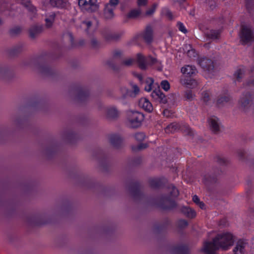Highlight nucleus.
<instances>
[{
  "mask_svg": "<svg viewBox=\"0 0 254 254\" xmlns=\"http://www.w3.org/2000/svg\"><path fill=\"white\" fill-rule=\"evenodd\" d=\"M234 243V236L231 233L218 234L212 242H205L204 243L203 252L205 254H216V251L219 249L227 250Z\"/></svg>",
  "mask_w": 254,
  "mask_h": 254,
  "instance_id": "f257e3e1",
  "label": "nucleus"
},
{
  "mask_svg": "<svg viewBox=\"0 0 254 254\" xmlns=\"http://www.w3.org/2000/svg\"><path fill=\"white\" fill-rule=\"evenodd\" d=\"M169 194H164L160 196L159 200L155 199L153 204L161 209L167 210H172L177 206V203L174 198L177 197L179 192L178 190L173 185L169 186Z\"/></svg>",
  "mask_w": 254,
  "mask_h": 254,
  "instance_id": "f03ea898",
  "label": "nucleus"
},
{
  "mask_svg": "<svg viewBox=\"0 0 254 254\" xmlns=\"http://www.w3.org/2000/svg\"><path fill=\"white\" fill-rule=\"evenodd\" d=\"M22 65L23 66L31 67L44 76H51L57 73L56 69L42 63L40 58L33 60L24 61L22 63Z\"/></svg>",
  "mask_w": 254,
  "mask_h": 254,
  "instance_id": "7ed1b4c3",
  "label": "nucleus"
},
{
  "mask_svg": "<svg viewBox=\"0 0 254 254\" xmlns=\"http://www.w3.org/2000/svg\"><path fill=\"white\" fill-rule=\"evenodd\" d=\"M240 42L242 45H248L254 41V30L250 25H241L239 33Z\"/></svg>",
  "mask_w": 254,
  "mask_h": 254,
  "instance_id": "20e7f679",
  "label": "nucleus"
},
{
  "mask_svg": "<svg viewBox=\"0 0 254 254\" xmlns=\"http://www.w3.org/2000/svg\"><path fill=\"white\" fill-rule=\"evenodd\" d=\"M127 116L128 126L132 128L140 127L144 118L143 114L137 111H128Z\"/></svg>",
  "mask_w": 254,
  "mask_h": 254,
  "instance_id": "39448f33",
  "label": "nucleus"
},
{
  "mask_svg": "<svg viewBox=\"0 0 254 254\" xmlns=\"http://www.w3.org/2000/svg\"><path fill=\"white\" fill-rule=\"evenodd\" d=\"M63 40L66 42V44L64 46V50L66 51H72L77 49L78 47V42L76 40L73 34L69 31H66L63 34Z\"/></svg>",
  "mask_w": 254,
  "mask_h": 254,
  "instance_id": "423d86ee",
  "label": "nucleus"
},
{
  "mask_svg": "<svg viewBox=\"0 0 254 254\" xmlns=\"http://www.w3.org/2000/svg\"><path fill=\"white\" fill-rule=\"evenodd\" d=\"M68 97L73 104L79 103V83L78 81L71 82L68 87Z\"/></svg>",
  "mask_w": 254,
  "mask_h": 254,
  "instance_id": "0eeeda50",
  "label": "nucleus"
},
{
  "mask_svg": "<svg viewBox=\"0 0 254 254\" xmlns=\"http://www.w3.org/2000/svg\"><path fill=\"white\" fill-rule=\"evenodd\" d=\"M28 223L32 226H40L48 224L50 222L47 215L45 213H37L33 214L27 218Z\"/></svg>",
  "mask_w": 254,
  "mask_h": 254,
  "instance_id": "6e6552de",
  "label": "nucleus"
},
{
  "mask_svg": "<svg viewBox=\"0 0 254 254\" xmlns=\"http://www.w3.org/2000/svg\"><path fill=\"white\" fill-rule=\"evenodd\" d=\"M140 189V184L138 181H132L129 183L128 190L134 199L140 200L144 197Z\"/></svg>",
  "mask_w": 254,
  "mask_h": 254,
  "instance_id": "1a4fd4ad",
  "label": "nucleus"
},
{
  "mask_svg": "<svg viewBox=\"0 0 254 254\" xmlns=\"http://www.w3.org/2000/svg\"><path fill=\"white\" fill-rule=\"evenodd\" d=\"M60 137L62 140L72 143L77 138V133L72 129H65L60 132Z\"/></svg>",
  "mask_w": 254,
  "mask_h": 254,
  "instance_id": "9d476101",
  "label": "nucleus"
},
{
  "mask_svg": "<svg viewBox=\"0 0 254 254\" xmlns=\"http://www.w3.org/2000/svg\"><path fill=\"white\" fill-rule=\"evenodd\" d=\"M97 0H80V10H85L89 12L96 11L98 8Z\"/></svg>",
  "mask_w": 254,
  "mask_h": 254,
  "instance_id": "9b49d317",
  "label": "nucleus"
},
{
  "mask_svg": "<svg viewBox=\"0 0 254 254\" xmlns=\"http://www.w3.org/2000/svg\"><path fill=\"white\" fill-rule=\"evenodd\" d=\"M199 66L204 70L208 72L213 71L214 65L213 62L206 57L200 58L198 60Z\"/></svg>",
  "mask_w": 254,
  "mask_h": 254,
  "instance_id": "f8f14e48",
  "label": "nucleus"
},
{
  "mask_svg": "<svg viewBox=\"0 0 254 254\" xmlns=\"http://www.w3.org/2000/svg\"><path fill=\"white\" fill-rule=\"evenodd\" d=\"M253 99L254 94L250 91H247L243 94L239 102L242 107L244 109H246L250 106Z\"/></svg>",
  "mask_w": 254,
  "mask_h": 254,
  "instance_id": "ddd939ff",
  "label": "nucleus"
},
{
  "mask_svg": "<svg viewBox=\"0 0 254 254\" xmlns=\"http://www.w3.org/2000/svg\"><path fill=\"white\" fill-rule=\"evenodd\" d=\"M123 34L122 32H112L107 30H104L102 32L103 38L107 41L117 40L121 38Z\"/></svg>",
  "mask_w": 254,
  "mask_h": 254,
  "instance_id": "4468645a",
  "label": "nucleus"
},
{
  "mask_svg": "<svg viewBox=\"0 0 254 254\" xmlns=\"http://www.w3.org/2000/svg\"><path fill=\"white\" fill-rule=\"evenodd\" d=\"M43 26L35 24L32 25L29 29V37L32 39L37 38L43 31Z\"/></svg>",
  "mask_w": 254,
  "mask_h": 254,
  "instance_id": "2eb2a0df",
  "label": "nucleus"
},
{
  "mask_svg": "<svg viewBox=\"0 0 254 254\" xmlns=\"http://www.w3.org/2000/svg\"><path fill=\"white\" fill-rule=\"evenodd\" d=\"M99 160L100 167L105 171H108L109 168V162L106 155L103 151H100L98 156H97Z\"/></svg>",
  "mask_w": 254,
  "mask_h": 254,
  "instance_id": "dca6fc26",
  "label": "nucleus"
},
{
  "mask_svg": "<svg viewBox=\"0 0 254 254\" xmlns=\"http://www.w3.org/2000/svg\"><path fill=\"white\" fill-rule=\"evenodd\" d=\"M151 96L155 100L160 103L165 104L167 102L166 96L159 88L154 90L151 93Z\"/></svg>",
  "mask_w": 254,
  "mask_h": 254,
  "instance_id": "f3484780",
  "label": "nucleus"
},
{
  "mask_svg": "<svg viewBox=\"0 0 254 254\" xmlns=\"http://www.w3.org/2000/svg\"><path fill=\"white\" fill-rule=\"evenodd\" d=\"M222 171L217 170V172H215L213 174H207L204 176L203 178V182L206 185L215 183L217 180V176L219 175Z\"/></svg>",
  "mask_w": 254,
  "mask_h": 254,
  "instance_id": "a211bd4d",
  "label": "nucleus"
},
{
  "mask_svg": "<svg viewBox=\"0 0 254 254\" xmlns=\"http://www.w3.org/2000/svg\"><path fill=\"white\" fill-rule=\"evenodd\" d=\"M140 36L146 43H151L153 40V29L151 26H146L145 30L140 34Z\"/></svg>",
  "mask_w": 254,
  "mask_h": 254,
  "instance_id": "6ab92c4d",
  "label": "nucleus"
},
{
  "mask_svg": "<svg viewBox=\"0 0 254 254\" xmlns=\"http://www.w3.org/2000/svg\"><path fill=\"white\" fill-rule=\"evenodd\" d=\"M110 142L111 145L115 148H120L123 144L122 137L117 134H113L110 136Z\"/></svg>",
  "mask_w": 254,
  "mask_h": 254,
  "instance_id": "aec40b11",
  "label": "nucleus"
},
{
  "mask_svg": "<svg viewBox=\"0 0 254 254\" xmlns=\"http://www.w3.org/2000/svg\"><path fill=\"white\" fill-rule=\"evenodd\" d=\"M247 244L246 240H239L233 249L234 254H244L245 248Z\"/></svg>",
  "mask_w": 254,
  "mask_h": 254,
  "instance_id": "412c9836",
  "label": "nucleus"
},
{
  "mask_svg": "<svg viewBox=\"0 0 254 254\" xmlns=\"http://www.w3.org/2000/svg\"><path fill=\"white\" fill-rule=\"evenodd\" d=\"M80 108L83 104L87 102L90 98V92L88 88H84L80 85Z\"/></svg>",
  "mask_w": 254,
  "mask_h": 254,
  "instance_id": "4be33fe9",
  "label": "nucleus"
},
{
  "mask_svg": "<svg viewBox=\"0 0 254 254\" xmlns=\"http://www.w3.org/2000/svg\"><path fill=\"white\" fill-rule=\"evenodd\" d=\"M13 76V70L6 65H0V77L9 78Z\"/></svg>",
  "mask_w": 254,
  "mask_h": 254,
  "instance_id": "5701e85b",
  "label": "nucleus"
},
{
  "mask_svg": "<svg viewBox=\"0 0 254 254\" xmlns=\"http://www.w3.org/2000/svg\"><path fill=\"white\" fill-rule=\"evenodd\" d=\"M180 81L182 85L189 88L194 87L197 84L196 81L192 76H183Z\"/></svg>",
  "mask_w": 254,
  "mask_h": 254,
  "instance_id": "b1692460",
  "label": "nucleus"
},
{
  "mask_svg": "<svg viewBox=\"0 0 254 254\" xmlns=\"http://www.w3.org/2000/svg\"><path fill=\"white\" fill-rule=\"evenodd\" d=\"M147 57L141 53H138L136 55L135 61L140 69L145 70L147 68Z\"/></svg>",
  "mask_w": 254,
  "mask_h": 254,
  "instance_id": "393cba45",
  "label": "nucleus"
},
{
  "mask_svg": "<svg viewBox=\"0 0 254 254\" xmlns=\"http://www.w3.org/2000/svg\"><path fill=\"white\" fill-rule=\"evenodd\" d=\"M208 123L211 130L215 133L219 131V119L215 116H212L208 119Z\"/></svg>",
  "mask_w": 254,
  "mask_h": 254,
  "instance_id": "a878e982",
  "label": "nucleus"
},
{
  "mask_svg": "<svg viewBox=\"0 0 254 254\" xmlns=\"http://www.w3.org/2000/svg\"><path fill=\"white\" fill-rule=\"evenodd\" d=\"M172 252L175 254H189V249L187 245H179L173 247Z\"/></svg>",
  "mask_w": 254,
  "mask_h": 254,
  "instance_id": "bb28decb",
  "label": "nucleus"
},
{
  "mask_svg": "<svg viewBox=\"0 0 254 254\" xmlns=\"http://www.w3.org/2000/svg\"><path fill=\"white\" fill-rule=\"evenodd\" d=\"M181 72L183 76H193L196 73L197 70L194 66L186 65L182 67Z\"/></svg>",
  "mask_w": 254,
  "mask_h": 254,
  "instance_id": "cd10ccee",
  "label": "nucleus"
},
{
  "mask_svg": "<svg viewBox=\"0 0 254 254\" xmlns=\"http://www.w3.org/2000/svg\"><path fill=\"white\" fill-rule=\"evenodd\" d=\"M166 182L164 179H152L149 180V183L150 187L153 189H159L163 188Z\"/></svg>",
  "mask_w": 254,
  "mask_h": 254,
  "instance_id": "c85d7f7f",
  "label": "nucleus"
},
{
  "mask_svg": "<svg viewBox=\"0 0 254 254\" xmlns=\"http://www.w3.org/2000/svg\"><path fill=\"white\" fill-rule=\"evenodd\" d=\"M49 3L53 7L58 8L65 7L68 3L67 0H45L44 3Z\"/></svg>",
  "mask_w": 254,
  "mask_h": 254,
  "instance_id": "c756f323",
  "label": "nucleus"
},
{
  "mask_svg": "<svg viewBox=\"0 0 254 254\" xmlns=\"http://www.w3.org/2000/svg\"><path fill=\"white\" fill-rule=\"evenodd\" d=\"M24 49L23 44L19 43L8 50V54L10 57H14L21 53Z\"/></svg>",
  "mask_w": 254,
  "mask_h": 254,
  "instance_id": "7c9ffc66",
  "label": "nucleus"
},
{
  "mask_svg": "<svg viewBox=\"0 0 254 254\" xmlns=\"http://www.w3.org/2000/svg\"><path fill=\"white\" fill-rule=\"evenodd\" d=\"M139 105L148 113L151 112L153 110L152 104L146 98L140 99L139 101Z\"/></svg>",
  "mask_w": 254,
  "mask_h": 254,
  "instance_id": "2f4dec72",
  "label": "nucleus"
},
{
  "mask_svg": "<svg viewBox=\"0 0 254 254\" xmlns=\"http://www.w3.org/2000/svg\"><path fill=\"white\" fill-rule=\"evenodd\" d=\"M57 145H49L43 149V154L47 157L50 158L57 152Z\"/></svg>",
  "mask_w": 254,
  "mask_h": 254,
  "instance_id": "473e14b6",
  "label": "nucleus"
},
{
  "mask_svg": "<svg viewBox=\"0 0 254 254\" xmlns=\"http://www.w3.org/2000/svg\"><path fill=\"white\" fill-rule=\"evenodd\" d=\"M180 128V124L178 123L174 122L171 123L168 126H167L165 128V131L167 133H174L179 130Z\"/></svg>",
  "mask_w": 254,
  "mask_h": 254,
  "instance_id": "72a5a7b5",
  "label": "nucleus"
},
{
  "mask_svg": "<svg viewBox=\"0 0 254 254\" xmlns=\"http://www.w3.org/2000/svg\"><path fill=\"white\" fill-rule=\"evenodd\" d=\"M181 211L187 217L189 218H193L196 216L195 211L189 207L184 206L182 207Z\"/></svg>",
  "mask_w": 254,
  "mask_h": 254,
  "instance_id": "f704fd0d",
  "label": "nucleus"
},
{
  "mask_svg": "<svg viewBox=\"0 0 254 254\" xmlns=\"http://www.w3.org/2000/svg\"><path fill=\"white\" fill-rule=\"evenodd\" d=\"M30 106L42 111H46L48 107L47 104L41 101H34L30 104Z\"/></svg>",
  "mask_w": 254,
  "mask_h": 254,
  "instance_id": "c9c22d12",
  "label": "nucleus"
},
{
  "mask_svg": "<svg viewBox=\"0 0 254 254\" xmlns=\"http://www.w3.org/2000/svg\"><path fill=\"white\" fill-rule=\"evenodd\" d=\"M246 68L244 66H240L234 73V76L236 78V81L240 82L243 77V75L246 72Z\"/></svg>",
  "mask_w": 254,
  "mask_h": 254,
  "instance_id": "e433bc0d",
  "label": "nucleus"
},
{
  "mask_svg": "<svg viewBox=\"0 0 254 254\" xmlns=\"http://www.w3.org/2000/svg\"><path fill=\"white\" fill-rule=\"evenodd\" d=\"M221 33L220 29H211L208 31L206 35L208 38L215 40L219 38Z\"/></svg>",
  "mask_w": 254,
  "mask_h": 254,
  "instance_id": "4c0bfd02",
  "label": "nucleus"
},
{
  "mask_svg": "<svg viewBox=\"0 0 254 254\" xmlns=\"http://www.w3.org/2000/svg\"><path fill=\"white\" fill-rule=\"evenodd\" d=\"M109 6L105 5L104 9V16L106 19H111L114 16L115 9L113 7H110Z\"/></svg>",
  "mask_w": 254,
  "mask_h": 254,
  "instance_id": "58836bf2",
  "label": "nucleus"
},
{
  "mask_svg": "<svg viewBox=\"0 0 254 254\" xmlns=\"http://www.w3.org/2000/svg\"><path fill=\"white\" fill-rule=\"evenodd\" d=\"M119 116V112L114 107H109L107 110V116L110 119H115Z\"/></svg>",
  "mask_w": 254,
  "mask_h": 254,
  "instance_id": "ea45409f",
  "label": "nucleus"
},
{
  "mask_svg": "<svg viewBox=\"0 0 254 254\" xmlns=\"http://www.w3.org/2000/svg\"><path fill=\"white\" fill-rule=\"evenodd\" d=\"M245 6L248 13L252 15L254 12V0H245Z\"/></svg>",
  "mask_w": 254,
  "mask_h": 254,
  "instance_id": "a19ab883",
  "label": "nucleus"
},
{
  "mask_svg": "<svg viewBox=\"0 0 254 254\" xmlns=\"http://www.w3.org/2000/svg\"><path fill=\"white\" fill-rule=\"evenodd\" d=\"M25 122V119L15 117L13 118L12 120V124L16 127L20 128L22 127V125L24 124Z\"/></svg>",
  "mask_w": 254,
  "mask_h": 254,
  "instance_id": "79ce46f5",
  "label": "nucleus"
},
{
  "mask_svg": "<svg viewBox=\"0 0 254 254\" xmlns=\"http://www.w3.org/2000/svg\"><path fill=\"white\" fill-rule=\"evenodd\" d=\"M22 32V28L20 26H14L9 30V34L10 36L15 37L19 35Z\"/></svg>",
  "mask_w": 254,
  "mask_h": 254,
  "instance_id": "37998d69",
  "label": "nucleus"
},
{
  "mask_svg": "<svg viewBox=\"0 0 254 254\" xmlns=\"http://www.w3.org/2000/svg\"><path fill=\"white\" fill-rule=\"evenodd\" d=\"M154 83V79L151 77H148L145 81L144 90L147 92H150L152 89V86Z\"/></svg>",
  "mask_w": 254,
  "mask_h": 254,
  "instance_id": "c03bdc74",
  "label": "nucleus"
},
{
  "mask_svg": "<svg viewBox=\"0 0 254 254\" xmlns=\"http://www.w3.org/2000/svg\"><path fill=\"white\" fill-rule=\"evenodd\" d=\"M141 14V11L139 9H132L130 10L127 14V17L128 18H135L138 17Z\"/></svg>",
  "mask_w": 254,
  "mask_h": 254,
  "instance_id": "a18cd8bd",
  "label": "nucleus"
},
{
  "mask_svg": "<svg viewBox=\"0 0 254 254\" xmlns=\"http://www.w3.org/2000/svg\"><path fill=\"white\" fill-rule=\"evenodd\" d=\"M133 90H127V95L131 97H135L139 92V89L136 85L132 86Z\"/></svg>",
  "mask_w": 254,
  "mask_h": 254,
  "instance_id": "49530a36",
  "label": "nucleus"
},
{
  "mask_svg": "<svg viewBox=\"0 0 254 254\" xmlns=\"http://www.w3.org/2000/svg\"><path fill=\"white\" fill-rule=\"evenodd\" d=\"M216 161L221 166H226L229 163V161L227 159L220 156H217L216 157Z\"/></svg>",
  "mask_w": 254,
  "mask_h": 254,
  "instance_id": "de8ad7c7",
  "label": "nucleus"
},
{
  "mask_svg": "<svg viewBox=\"0 0 254 254\" xmlns=\"http://www.w3.org/2000/svg\"><path fill=\"white\" fill-rule=\"evenodd\" d=\"M82 24L84 25L86 27V31L88 34H91L92 33V22L89 21H84L82 22Z\"/></svg>",
  "mask_w": 254,
  "mask_h": 254,
  "instance_id": "09e8293b",
  "label": "nucleus"
},
{
  "mask_svg": "<svg viewBox=\"0 0 254 254\" xmlns=\"http://www.w3.org/2000/svg\"><path fill=\"white\" fill-rule=\"evenodd\" d=\"M230 100V96L229 95H225L219 97L217 101V104L220 105L227 103Z\"/></svg>",
  "mask_w": 254,
  "mask_h": 254,
  "instance_id": "8fccbe9b",
  "label": "nucleus"
},
{
  "mask_svg": "<svg viewBox=\"0 0 254 254\" xmlns=\"http://www.w3.org/2000/svg\"><path fill=\"white\" fill-rule=\"evenodd\" d=\"M55 14L53 13L48 18H46L45 19L46 26L47 28H50L52 26L53 22L55 19Z\"/></svg>",
  "mask_w": 254,
  "mask_h": 254,
  "instance_id": "3c124183",
  "label": "nucleus"
},
{
  "mask_svg": "<svg viewBox=\"0 0 254 254\" xmlns=\"http://www.w3.org/2000/svg\"><path fill=\"white\" fill-rule=\"evenodd\" d=\"M148 147V144L145 143H141L137 145L132 146L131 149L133 151L141 150L142 149L146 148Z\"/></svg>",
  "mask_w": 254,
  "mask_h": 254,
  "instance_id": "603ef678",
  "label": "nucleus"
},
{
  "mask_svg": "<svg viewBox=\"0 0 254 254\" xmlns=\"http://www.w3.org/2000/svg\"><path fill=\"white\" fill-rule=\"evenodd\" d=\"M24 6L26 7L28 10L31 12L32 14H36L37 11L36 7L34 5H33L30 2L28 1L25 3Z\"/></svg>",
  "mask_w": 254,
  "mask_h": 254,
  "instance_id": "864d4df0",
  "label": "nucleus"
},
{
  "mask_svg": "<svg viewBox=\"0 0 254 254\" xmlns=\"http://www.w3.org/2000/svg\"><path fill=\"white\" fill-rule=\"evenodd\" d=\"M184 97L186 100L191 101L194 98V95L191 90H187L184 93Z\"/></svg>",
  "mask_w": 254,
  "mask_h": 254,
  "instance_id": "5fc2aeb1",
  "label": "nucleus"
},
{
  "mask_svg": "<svg viewBox=\"0 0 254 254\" xmlns=\"http://www.w3.org/2000/svg\"><path fill=\"white\" fill-rule=\"evenodd\" d=\"M106 64L114 71H118L119 70V67L117 65H116L112 60H108Z\"/></svg>",
  "mask_w": 254,
  "mask_h": 254,
  "instance_id": "6e6d98bb",
  "label": "nucleus"
},
{
  "mask_svg": "<svg viewBox=\"0 0 254 254\" xmlns=\"http://www.w3.org/2000/svg\"><path fill=\"white\" fill-rule=\"evenodd\" d=\"M162 14L169 20H172L174 18L172 12L168 8L163 9Z\"/></svg>",
  "mask_w": 254,
  "mask_h": 254,
  "instance_id": "4d7b16f0",
  "label": "nucleus"
},
{
  "mask_svg": "<svg viewBox=\"0 0 254 254\" xmlns=\"http://www.w3.org/2000/svg\"><path fill=\"white\" fill-rule=\"evenodd\" d=\"M134 136L135 139L137 141H138L139 142H141V141H142L143 140H144V139H145V138L146 137V135L144 133H143L142 132H139L136 133L134 134Z\"/></svg>",
  "mask_w": 254,
  "mask_h": 254,
  "instance_id": "13d9d810",
  "label": "nucleus"
},
{
  "mask_svg": "<svg viewBox=\"0 0 254 254\" xmlns=\"http://www.w3.org/2000/svg\"><path fill=\"white\" fill-rule=\"evenodd\" d=\"M202 100L206 105H209V101L210 100V96L208 92L204 91L202 93Z\"/></svg>",
  "mask_w": 254,
  "mask_h": 254,
  "instance_id": "bf43d9fd",
  "label": "nucleus"
},
{
  "mask_svg": "<svg viewBox=\"0 0 254 254\" xmlns=\"http://www.w3.org/2000/svg\"><path fill=\"white\" fill-rule=\"evenodd\" d=\"M177 26L179 30L182 32V33L186 34L188 32V31L186 27L182 22L180 21L178 22L177 24Z\"/></svg>",
  "mask_w": 254,
  "mask_h": 254,
  "instance_id": "052dcab7",
  "label": "nucleus"
},
{
  "mask_svg": "<svg viewBox=\"0 0 254 254\" xmlns=\"http://www.w3.org/2000/svg\"><path fill=\"white\" fill-rule=\"evenodd\" d=\"M161 86L162 88L163 89L166 91H168L170 88V83L166 80H164L161 81Z\"/></svg>",
  "mask_w": 254,
  "mask_h": 254,
  "instance_id": "680f3d73",
  "label": "nucleus"
},
{
  "mask_svg": "<svg viewBox=\"0 0 254 254\" xmlns=\"http://www.w3.org/2000/svg\"><path fill=\"white\" fill-rule=\"evenodd\" d=\"M188 225V222L185 219H180L178 221V226L180 228H185Z\"/></svg>",
  "mask_w": 254,
  "mask_h": 254,
  "instance_id": "e2e57ef3",
  "label": "nucleus"
},
{
  "mask_svg": "<svg viewBox=\"0 0 254 254\" xmlns=\"http://www.w3.org/2000/svg\"><path fill=\"white\" fill-rule=\"evenodd\" d=\"M91 45L92 48L96 49L100 47V43L95 38L91 41Z\"/></svg>",
  "mask_w": 254,
  "mask_h": 254,
  "instance_id": "0e129e2a",
  "label": "nucleus"
},
{
  "mask_svg": "<svg viewBox=\"0 0 254 254\" xmlns=\"http://www.w3.org/2000/svg\"><path fill=\"white\" fill-rule=\"evenodd\" d=\"M147 66L148 65H153L157 62V59L151 56L147 57Z\"/></svg>",
  "mask_w": 254,
  "mask_h": 254,
  "instance_id": "69168bd1",
  "label": "nucleus"
},
{
  "mask_svg": "<svg viewBox=\"0 0 254 254\" xmlns=\"http://www.w3.org/2000/svg\"><path fill=\"white\" fill-rule=\"evenodd\" d=\"M119 0H110L109 2L106 4V5H110V7H113L115 9L116 6L119 4Z\"/></svg>",
  "mask_w": 254,
  "mask_h": 254,
  "instance_id": "338daca9",
  "label": "nucleus"
},
{
  "mask_svg": "<svg viewBox=\"0 0 254 254\" xmlns=\"http://www.w3.org/2000/svg\"><path fill=\"white\" fill-rule=\"evenodd\" d=\"M156 7V4H154L150 8L146 10L145 12V15L149 16L152 15L155 12Z\"/></svg>",
  "mask_w": 254,
  "mask_h": 254,
  "instance_id": "774afa93",
  "label": "nucleus"
}]
</instances>
